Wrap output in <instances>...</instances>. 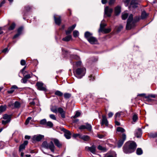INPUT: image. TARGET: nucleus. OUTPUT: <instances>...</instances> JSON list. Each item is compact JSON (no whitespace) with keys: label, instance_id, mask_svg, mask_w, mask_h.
<instances>
[{"label":"nucleus","instance_id":"obj_1","mask_svg":"<svg viewBox=\"0 0 157 157\" xmlns=\"http://www.w3.org/2000/svg\"><path fill=\"white\" fill-rule=\"evenodd\" d=\"M136 147V143L133 141L127 142L123 147V151L126 154L131 153L134 151Z\"/></svg>","mask_w":157,"mask_h":157},{"label":"nucleus","instance_id":"obj_2","mask_svg":"<svg viewBox=\"0 0 157 157\" xmlns=\"http://www.w3.org/2000/svg\"><path fill=\"white\" fill-rule=\"evenodd\" d=\"M136 19H133V15L132 14L130 15L127 21L126 29L127 30H129L134 27L135 23L140 20L139 17H136Z\"/></svg>","mask_w":157,"mask_h":157},{"label":"nucleus","instance_id":"obj_3","mask_svg":"<svg viewBox=\"0 0 157 157\" xmlns=\"http://www.w3.org/2000/svg\"><path fill=\"white\" fill-rule=\"evenodd\" d=\"M92 35V33L87 31L85 33L84 36L90 44H96L98 42V40L95 37L93 36Z\"/></svg>","mask_w":157,"mask_h":157},{"label":"nucleus","instance_id":"obj_4","mask_svg":"<svg viewBox=\"0 0 157 157\" xmlns=\"http://www.w3.org/2000/svg\"><path fill=\"white\" fill-rule=\"evenodd\" d=\"M51 110L54 113H59L60 114L61 117L63 118H64L65 117V112L61 107L57 108L56 106H52L51 108Z\"/></svg>","mask_w":157,"mask_h":157},{"label":"nucleus","instance_id":"obj_5","mask_svg":"<svg viewBox=\"0 0 157 157\" xmlns=\"http://www.w3.org/2000/svg\"><path fill=\"white\" fill-rule=\"evenodd\" d=\"M42 146L45 148L49 149L52 152H54L55 147L52 141H51L49 144H48L46 141L43 142L42 144Z\"/></svg>","mask_w":157,"mask_h":157},{"label":"nucleus","instance_id":"obj_6","mask_svg":"<svg viewBox=\"0 0 157 157\" xmlns=\"http://www.w3.org/2000/svg\"><path fill=\"white\" fill-rule=\"evenodd\" d=\"M86 69L84 68H78L76 71V77L80 78L84 75L86 73Z\"/></svg>","mask_w":157,"mask_h":157},{"label":"nucleus","instance_id":"obj_7","mask_svg":"<svg viewBox=\"0 0 157 157\" xmlns=\"http://www.w3.org/2000/svg\"><path fill=\"white\" fill-rule=\"evenodd\" d=\"M113 11L112 9L109 8L108 6H106L104 9L105 15L107 17H110L111 16Z\"/></svg>","mask_w":157,"mask_h":157},{"label":"nucleus","instance_id":"obj_8","mask_svg":"<svg viewBox=\"0 0 157 157\" xmlns=\"http://www.w3.org/2000/svg\"><path fill=\"white\" fill-rule=\"evenodd\" d=\"M79 129L80 130L86 129L89 131H90L91 130L92 127L90 124L88 123H86V125H81L79 127Z\"/></svg>","mask_w":157,"mask_h":157},{"label":"nucleus","instance_id":"obj_9","mask_svg":"<svg viewBox=\"0 0 157 157\" xmlns=\"http://www.w3.org/2000/svg\"><path fill=\"white\" fill-rule=\"evenodd\" d=\"M105 26V25L101 24L100 25V28L99 31L101 32H103L105 33H108L110 32L111 31V29L110 28H104Z\"/></svg>","mask_w":157,"mask_h":157},{"label":"nucleus","instance_id":"obj_10","mask_svg":"<svg viewBox=\"0 0 157 157\" xmlns=\"http://www.w3.org/2000/svg\"><path fill=\"white\" fill-rule=\"evenodd\" d=\"M96 147L94 145H93L91 147H85V149L87 151L91 152L93 154H95L96 152Z\"/></svg>","mask_w":157,"mask_h":157},{"label":"nucleus","instance_id":"obj_11","mask_svg":"<svg viewBox=\"0 0 157 157\" xmlns=\"http://www.w3.org/2000/svg\"><path fill=\"white\" fill-rule=\"evenodd\" d=\"M61 130L64 132V136L67 139H70L71 138V133L70 131L64 128H62Z\"/></svg>","mask_w":157,"mask_h":157},{"label":"nucleus","instance_id":"obj_12","mask_svg":"<svg viewBox=\"0 0 157 157\" xmlns=\"http://www.w3.org/2000/svg\"><path fill=\"white\" fill-rule=\"evenodd\" d=\"M37 89L40 90L46 91V88L43 86V83L42 82H37L36 84Z\"/></svg>","mask_w":157,"mask_h":157},{"label":"nucleus","instance_id":"obj_13","mask_svg":"<svg viewBox=\"0 0 157 157\" xmlns=\"http://www.w3.org/2000/svg\"><path fill=\"white\" fill-rule=\"evenodd\" d=\"M102 119L101 121V124L102 125H105L106 126L108 125V121L105 115H102Z\"/></svg>","mask_w":157,"mask_h":157},{"label":"nucleus","instance_id":"obj_14","mask_svg":"<svg viewBox=\"0 0 157 157\" xmlns=\"http://www.w3.org/2000/svg\"><path fill=\"white\" fill-rule=\"evenodd\" d=\"M140 2V0H132L131 2V6L133 8H136L137 7V5Z\"/></svg>","mask_w":157,"mask_h":157},{"label":"nucleus","instance_id":"obj_15","mask_svg":"<svg viewBox=\"0 0 157 157\" xmlns=\"http://www.w3.org/2000/svg\"><path fill=\"white\" fill-rule=\"evenodd\" d=\"M44 137V136L39 135H35L33 137L32 139L33 141H39Z\"/></svg>","mask_w":157,"mask_h":157},{"label":"nucleus","instance_id":"obj_16","mask_svg":"<svg viewBox=\"0 0 157 157\" xmlns=\"http://www.w3.org/2000/svg\"><path fill=\"white\" fill-rule=\"evenodd\" d=\"M55 145L59 148L61 147L62 146V144L59 140L57 139H52Z\"/></svg>","mask_w":157,"mask_h":157},{"label":"nucleus","instance_id":"obj_17","mask_svg":"<svg viewBox=\"0 0 157 157\" xmlns=\"http://www.w3.org/2000/svg\"><path fill=\"white\" fill-rule=\"evenodd\" d=\"M28 144V141L27 140L25 141L24 143L21 144L19 147V151L20 152L21 151L23 150L25 148V146L27 145Z\"/></svg>","mask_w":157,"mask_h":157},{"label":"nucleus","instance_id":"obj_18","mask_svg":"<svg viewBox=\"0 0 157 157\" xmlns=\"http://www.w3.org/2000/svg\"><path fill=\"white\" fill-rule=\"evenodd\" d=\"M54 17L55 23L58 25H59L61 23V17L59 16L58 17H56L55 15H54Z\"/></svg>","mask_w":157,"mask_h":157},{"label":"nucleus","instance_id":"obj_19","mask_svg":"<svg viewBox=\"0 0 157 157\" xmlns=\"http://www.w3.org/2000/svg\"><path fill=\"white\" fill-rule=\"evenodd\" d=\"M80 139H81L85 141H88L90 140V137L87 135H82L80 136Z\"/></svg>","mask_w":157,"mask_h":157},{"label":"nucleus","instance_id":"obj_20","mask_svg":"<svg viewBox=\"0 0 157 157\" xmlns=\"http://www.w3.org/2000/svg\"><path fill=\"white\" fill-rule=\"evenodd\" d=\"M142 134V130L141 128H138L135 131V135L137 137H140Z\"/></svg>","mask_w":157,"mask_h":157},{"label":"nucleus","instance_id":"obj_21","mask_svg":"<svg viewBox=\"0 0 157 157\" xmlns=\"http://www.w3.org/2000/svg\"><path fill=\"white\" fill-rule=\"evenodd\" d=\"M121 7L119 6L116 7L115 8V13L116 15H118L121 12Z\"/></svg>","mask_w":157,"mask_h":157},{"label":"nucleus","instance_id":"obj_22","mask_svg":"<svg viewBox=\"0 0 157 157\" xmlns=\"http://www.w3.org/2000/svg\"><path fill=\"white\" fill-rule=\"evenodd\" d=\"M72 38V36L71 35H69L63 38L62 40L68 42Z\"/></svg>","mask_w":157,"mask_h":157},{"label":"nucleus","instance_id":"obj_23","mask_svg":"<svg viewBox=\"0 0 157 157\" xmlns=\"http://www.w3.org/2000/svg\"><path fill=\"white\" fill-rule=\"evenodd\" d=\"M148 14L146 13L145 11H143L142 12L141 15V19H143L145 18L147 16Z\"/></svg>","mask_w":157,"mask_h":157},{"label":"nucleus","instance_id":"obj_24","mask_svg":"<svg viewBox=\"0 0 157 157\" xmlns=\"http://www.w3.org/2000/svg\"><path fill=\"white\" fill-rule=\"evenodd\" d=\"M3 118L6 120H11V116L7 114H4L3 116Z\"/></svg>","mask_w":157,"mask_h":157},{"label":"nucleus","instance_id":"obj_25","mask_svg":"<svg viewBox=\"0 0 157 157\" xmlns=\"http://www.w3.org/2000/svg\"><path fill=\"white\" fill-rule=\"evenodd\" d=\"M7 106L6 105H1L0 106V112H2L5 111L6 109Z\"/></svg>","mask_w":157,"mask_h":157},{"label":"nucleus","instance_id":"obj_26","mask_svg":"<svg viewBox=\"0 0 157 157\" xmlns=\"http://www.w3.org/2000/svg\"><path fill=\"white\" fill-rule=\"evenodd\" d=\"M123 113L122 112H120L116 113L115 116V120H117V118L119 117Z\"/></svg>","mask_w":157,"mask_h":157},{"label":"nucleus","instance_id":"obj_27","mask_svg":"<svg viewBox=\"0 0 157 157\" xmlns=\"http://www.w3.org/2000/svg\"><path fill=\"white\" fill-rule=\"evenodd\" d=\"M15 24L14 23H13L8 28V30H13L15 28Z\"/></svg>","mask_w":157,"mask_h":157},{"label":"nucleus","instance_id":"obj_28","mask_svg":"<svg viewBox=\"0 0 157 157\" xmlns=\"http://www.w3.org/2000/svg\"><path fill=\"white\" fill-rule=\"evenodd\" d=\"M136 153L138 155H141L143 153V151L140 148H138L136 150Z\"/></svg>","mask_w":157,"mask_h":157},{"label":"nucleus","instance_id":"obj_29","mask_svg":"<svg viewBox=\"0 0 157 157\" xmlns=\"http://www.w3.org/2000/svg\"><path fill=\"white\" fill-rule=\"evenodd\" d=\"M46 125V126L50 128L52 127L53 126V124L51 121L47 122Z\"/></svg>","mask_w":157,"mask_h":157},{"label":"nucleus","instance_id":"obj_30","mask_svg":"<svg viewBox=\"0 0 157 157\" xmlns=\"http://www.w3.org/2000/svg\"><path fill=\"white\" fill-rule=\"evenodd\" d=\"M117 130L118 132H124L125 131V129L121 127H118L117 129Z\"/></svg>","mask_w":157,"mask_h":157},{"label":"nucleus","instance_id":"obj_31","mask_svg":"<svg viewBox=\"0 0 157 157\" xmlns=\"http://www.w3.org/2000/svg\"><path fill=\"white\" fill-rule=\"evenodd\" d=\"M55 94L60 97L62 96L63 95V93L61 91L59 90L56 91L55 92Z\"/></svg>","mask_w":157,"mask_h":157},{"label":"nucleus","instance_id":"obj_32","mask_svg":"<svg viewBox=\"0 0 157 157\" xmlns=\"http://www.w3.org/2000/svg\"><path fill=\"white\" fill-rule=\"evenodd\" d=\"M124 141L121 140H120L117 143L118 147H121L124 143Z\"/></svg>","mask_w":157,"mask_h":157},{"label":"nucleus","instance_id":"obj_33","mask_svg":"<svg viewBox=\"0 0 157 157\" xmlns=\"http://www.w3.org/2000/svg\"><path fill=\"white\" fill-rule=\"evenodd\" d=\"M71 94L68 93H65L64 94V97L66 99L69 98L71 97Z\"/></svg>","mask_w":157,"mask_h":157},{"label":"nucleus","instance_id":"obj_34","mask_svg":"<svg viewBox=\"0 0 157 157\" xmlns=\"http://www.w3.org/2000/svg\"><path fill=\"white\" fill-rule=\"evenodd\" d=\"M128 16V14L127 13H123L122 15V18L123 20L126 19Z\"/></svg>","mask_w":157,"mask_h":157},{"label":"nucleus","instance_id":"obj_35","mask_svg":"<svg viewBox=\"0 0 157 157\" xmlns=\"http://www.w3.org/2000/svg\"><path fill=\"white\" fill-rule=\"evenodd\" d=\"M73 36L75 37H78L79 35V32L77 30H75L73 32Z\"/></svg>","mask_w":157,"mask_h":157},{"label":"nucleus","instance_id":"obj_36","mask_svg":"<svg viewBox=\"0 0 157 157\" xmlns=\"http://www.w3.org/2000/svg\"><path fill=\"white\" fill-rule=\"evenodd\" d=\"M14 106L16 108H19L20 106V104L18 101H15L14 104Z\"/></svg>","mask_w":157,"mask_h":157},{"label":"nucleus","instance_id":"obj_37","mask_svg":"<svg viewBox=\"0 0 157 157\" xmlns=\"http://www.w3.org/2000/svg\"><path fill=\"white\" fill-rule=\"evenodd\" d=\"M71 57V58L76 60H79L80 59L79 57L78 56L76 55H72Z\"/></svg>","mask_w":157,"mask_h":157},{"label":"nucleus","instance_id":"obj_38","mask_svg":"<svg viewBox=\"0 0 157 157\" xmlns=\"http://www.w3.org/2000/svg\"><path fill=\"white\" fill-rule=\"evenodd\" d=\"M47 122L46 120L45 119H43L41 120L40 121V124H41L46 125Z\"/></svg>","mask_w":157,"mask_h":157},{"label":"nucleus","instance_id":"obj_39","mask_svg":"<svg viewBox=\"0 0 157 157\" xmlns=\"http://www.w3.org/2000/svg\"><path fill=\"white\" fill-rule=\"evenodd\" d=\"M138 118V116L136 114H134L133 115L132 120L134 122H135L136 121Z\"/></svg>","mask_w":157,"mask_h":157},{"label":"nucleus","instance_id":"obj_40","mask_svg":"<svg viewBox=\"0 0 157 157\" xmlns=\"http://www.w3.org/2000/svg\"><path fill=\"white\" fill-rule=\"evenodd\" d=\"M123 28V27L121 25H120L119 26L117 27L116 28L117 31L118 32L120 31Z\"/></svg>","mask_w":157,"mask_h":157},{"label":"nucleus","instance_id":"obj_41","mask_svg":"<svg viewBox=\"0 0 157 157\" xmlns=\"http://www.w3.org/2000/svg\"><path fill=\"white\" fill-rule=\"evenodd\" d=\"M81 113L77 111L75 113V115L74 116L73 118H76L80 116Z\"/></svg>","mask_w":157,"mask_h":157},{"label":"nucleus","instance_id":"obj_42","mask_svg":"<svg viewBox=\"0 0 157 157\" xmlns=\"http://www.w3.org/2000/svg\"><path fill=\"white\" fill-rule=\"evenodd\" d=\"M32 118L31 117H28L25 121V125H27L29 124L30 121L32 119Z\"/></svg>","mask_w":157,"mask_h":157},{"label":"nucleus","instance_id":"obj_43","mask_svg":"<svg viewBox=\"0 0 157 157\" xmlns=\"http://www.w3.org/2000/svg\"><path fill=\"white\" fill-rule=\"evenodd\" d=\"M23 28L22 27H20L19 28H18L17 30V33L20 34H21L23 30Z\"/></svg>","mask_w":157,"mask_h":157},{"label":"nucleus","instance_id":"obj_44","mask_svg":"<svg viewBox=\"0 0 157 157\" xmlns=\"http://www.w3.org/2000/svg\"><path fill=\"white\" fill-rule=\"evenodd\" d=\"M49 117H50L53 119V120H56V117H55V115L54 114H50L49 115Z\"/></svg>","mask_w":157,"mask_h":157},{"label":"nucleus","instance_id":"obj_45","mask_svg":"<svg viewBox=\"0 0 157 157\" xmlns=\"http://www.w3.org/2000/svg\"><path fill=\"white\" fill-rule=\"evenodd\" d=\"M126 139V135L124 133H123L122 134V139H121V140L124 142V141Z\"/></svg>","mask_w":157,"mask_h":157},{"label":"nucleus","instance_id":"obj_46","mask_svg":"<svg viewBox=\"0 0 157 157\" xmlns=\"http://www.w3.org/2000/svg\"><path fill=\"white\" fill-rule=\"evenodd\" d=\"M76 24H74L72 26L70 27L68 29H69V30H70L71 31H72V30L75 29V27H76Z\"/></svg>","mask_w":157,"mask_h":157},{"label":"nucleus","instance_id":"obj_47","mask_svg":"<svg viewBox=\"0 0 157 157\" xmlns=\"http://www.w3.org/2000/svg\"><path fill=\"white\" fill-rule=\"evenodd\" d=\"M10 121V120H6V121L3 120L2 121V123L3 124L5 125L6 124L9 123Z\"/></svg>","mask_w":157,"mask_h":157},{"label":"nucleus","instance_id":"obj_48","mask_svg":"<svg viewBox=\"0 0 157 157\" xmlns=\"http://www.w3.org/2000/svg\"><path fill=\"white\" fill-rule=\"evenodd\" d=\"M98 149L101 151H104L105 150V148L101 145H99L98 147Z\"/></svg>","mask_w":157,"mask_h":157},{"label":"nucleus","instance_id":"obj_49","mask_svg":"<svg viewBox=\"0 0 157 157\" xmlns=\"http://www.w3.org/2000/svg\"><path fill=\"white\" fill-rule=\"evenodd\" d=\"M115 1V0H109V4L110 5H113Z\"/></svg>","mask_w":157,"mask_h":157},{"label":"nucleus","instance_id":"obj_50","mask_svg":"<svg viewBox=\"0 0 157 157\" xmlns=\"http://www.w3.org/2000/svg\"><path fill=\"white\" fill-rule=\"evenodd\" d=\"M26 64V62L25 60L22 59L21 61V65H25Z\"/></svg>","mask_w":157,"mask_h":157},{"label":"nucleus","instance_id":"obj_51","mask_svg":"<svg viewBox=\"0 0 157 157\" xmlns=\"http://www.w3.org/2000/svg\"><path fill=\"white\" fill-rule=\"evenodd\" d=\"M82 135H80V134H74L73 135V137L74 138H76L78 136L79 138H80V136H81Z\"/></svg>","mask_w":157,"mask_h":157},{"label":"nucleus","instance_id":"obj_52","mask_svg":"<svg viewBox=\"0 0 157 157\" xmlns=\"http://www.w3.org/2000/svg\"><path fill=\"white\" fill-rule=\"evenodd\" d=\"M81 63L82 62L81 61H78L76 62L75 64L77 67H78L81 65Z\"/></svg>","mask_w":157,"mask_h":157},{"label":"nucleus","instance_id":"obj_53","mask_svg":"<svg viewBox=\"0 0 157 157\" xmlns=\"http://www.w3.org/2000/svg\"><path fill=\"white\" fill-rule=\"evenodd\" d=\"M22 82L23 83H25L27 82V79L24 77V78L22 79Z\"/></svg>","mask_w":157,"mask_h":157},{"label":"nucleus","instance_id":"obj_54","mask_svg":"<svg viewBox=\"0 0 157 157\" xmlns=\"http://www.w3.org/2000/svg\"><path fill=\"white\" fill-rule=\"evenodd\" d=\"M66 33L67 35H68L70 34L72 31H71L70 30H69V29L68 28L67 30L66 31Z\"/></svg>","mask_w":157,"mask_h":157},{"label":"nucleus","instance_id":"obj_55","mask_svg":"<svg viewBox=\"0 0 157 157\" xmlns=\"http://www.w3.org/2000/svg\"><path fill=\"white\" fill-rule=\"evenodd\" d=\"M24 77L26 79H28L31 78V76L30 75L28 74V75H25L24 76Z\"/></svg>","mask_w":157,"mask_h":157},{"label":"nucleus","instance_id":"obj_56","mask_svg":"<svg viewBox=\"0 0 157 157\" xmlns=\"http://www.w3.org/2000/svg\"><path fill=\"white\" fill-rule=\"evenodd\" d=\"M90 78V80L93 81L94 79V76H93V75H91L90 76H89Z\"/></svg>","mask_w":157,"mask_h":157},{"label":"nucleus","instance_id":"obj_57","mask_svg":"<svg viewBox=\"0 0 157 157\" xmlns=\"http://www.w3.org/2000/svg\"><path fill=\"white\" fill-rule=\"evenodd\" d=\"M113 113L111 112H109L108 113V117L110 118L113 116Z\"/></svg>","mask_w":157,"mask_h":157},{"label":"nucleus","instance_id":"obj_58","mask_svg":"<svg viewBox=\"0 0 157 157\" xmlns=\"http://www.w3.org/2000/svg\"><path fill=\"white\" fill-rule=\"evenodd\" d=\"M8 51V49L7 48H6L3 50L2 51V52L3 53H6Z\"/></svg>","mask_w":157,"mask_h":157},{"label":"nucleus","instance_id":"obj_59","mask_svg":"<svg viewBox=\"0 0 157 157\" xmlns=\"http://www.w3.org/2000/svg\"><path fill=\"white\" fill-rule=\"evenodd\" d=\"M148 98H155V96L154 95H152V94H151L149 95L148 96H147Z\"/></svg>","mask_w":157,"mask_h":157},{"label":"nucleus","instance_id":"obj_60","mask_svg":"<svg viewBox=\"0 0 157 157\" xmlns=\"http://www.w3.org/2000/svg\"><path fill=\"white\" fill-rule=\"evenodd\" d=\"M25 9L27 11H28L30 9V8L29 6H26L25 7Z\"/></svg>","mask_w":157,"mask_h":157},{"label":"nucleus","instance_id":"obj_61","mask_svg":"<svg viewBox=\"0 0 157 157\" xmlns=\"http://www.w3.org/2000/svg\"><path fill=\"white\" fill-rule=\"evenodd\" d=\"M20 34H19L18 33H17V34H16V35H15L13 37V39H15L17 37H18L20 35Z\"/></svg>","mask_w":157,"mask_h":157},{"label":"nucleus","instance_id":"obj_62","mask_svg":"<svg viewBox=\"0 0 157 157\" xmlns=\"http://www.w3.org/2000/svg\"><path fill=\"white\" fill-rule=\"evenodd\" d=\"M98 137L100 139L102 138L104 136V135L101 134L98 135Z\"/></svg>","mask_w":157,"mask_h":157},{"label":"nucleus","instance_id":"obj_63","mask_svg":"<svg viewBox=\"0 0 157 157\" xmlns=\"http://www.w3.org/2000/svg\"><path fill=\"white\" fill-rule=\"evenodd\" d=\"M145 98H147L148 101H152V100L150 98H148L147 96H145Z\"/></svg>","mask_w":157,"mask_h":157},{"label":"nucleus","instance_id":"obj_64","mask_svg":"<svg viewBox=\"0 0 157 157\" xmlns=\"http://www.w3.org/2000/svg\"><path fill=\"white\" fill-rule=\"evenodd\" d=\"M115 124L117 126L120 125V123L117 121V120H115Z\"/></svg>","mask_w":157,"mask_h":157}]
</instances>
